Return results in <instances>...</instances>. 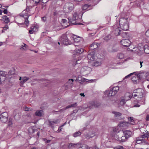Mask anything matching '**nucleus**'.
<instances>
[{"label": "nucleus", "instance_id": "1", "mask_svg": "<svg viewBox=\"0 0 149 149\" xmlns=\"http://www.w3.org/2000/svg\"><path fill=\"white\" fill-rule=\"evenodd\" d=\"M31 14L32 13H30V10L29 8H27L26 9L23 11L20 15L19 19L24 21V22L21 24H22L24 23L27 27L29 24L28 18Z\"/></svg>", "mask_w": 149, "mask_h": 149}, {"label": "nucleus", "instance_id": "2", "mask_svg": "<svg viewBox=\"0 0 149 149\" xmlns=\"http://www.w3.org/2000/svg\"><path fill=\"white\" fill-rule=\"evenodd\" d=\"M82 16L80 13L76 12L73 13L72 18H68V19L70 23H72L73 25L80 24V23L78 22L81 20Z\"/></svg>", "mask_w": 149, "mask_h": 149}, {"label": "nucleus", "instance_id": "3", "mask_svg": "<svg viewBox=\"0 0 149 149\" xmlns=\"http://www.w3.org/2000/svg\"><path fill=\"white\" fill-rule=\"evenodd\" d=\"M119 25L121 29L124 31H127L129 29V21L128 18H121L119 21Z\"/></svg>", "mask_w": 149, "mask_h": 149}, {"label": "nucleus", "instance_id": "4", "mask_svg": "<svg viewBox=\"0 0 149 149\" xmlns=\"http://www.w3.org/2000/svg\"><path fill=\"white\" fill-rule=\"evenodd\" d=\"M114 138L120 142L126 141L128 139L126 136L122 133V131H118L117 133L114 136Z\"/></svg>", "mask_w": 149, "mask_h": 149}, {"label": "nucleus", "instance_id": "5", "mask_svg": "<svg viewBox=\"0 0 149 149\" xmlns=\"http://www.w3.org/2000/svg\"><path fill=\"white\" fill-rule=\"evenodd\" d=\"M143 90L141 88L136 89L134 91L132 96L133 97L136 98L138 100H140L143 96Z\"/></svg>", "mask_w": 149, "mask_h": 149}, {"label": "nucleus", "instance_id": "6", "mask_svg": "<svg viewBox=\"0 0 149 149\" xmlns=\"http://www.w3.org/2000/svg\"><path fill=\"white\" fill-rule=\"evenodd\" d=\"M119 90L118 86L114 87L110 90H107L104 92V94L107 97L115 95Z\"/></svg>", "mask_w": 149, "mask_h": 149}, {"label": "nucleus", "instance_id": "7", "mask_svg": "<svg viewBox=\"0 0 149 149\" xmlns=\"http://www.w3.org/2000/svg\"><path fill=\"white\" fill-rule=\"evenodd\" d=\"M74 8V5L71 3H66L64 7V11L67 13L71 11Z\"/></svg>", "mask_w": 149, "mask_h": 149}, {"label": "nucleus", "instance_id": "8", "mask_svg": "<svg viewBox=\"0 0 149 149\" xmlns=\"http://www.w3.org/2000/svg\"><path fill=\"white\" fill-rule=\"evenodd\" d=\"M147 138V135H146V133L143 134L136 138V142L137 143H144V144H147V142L144 141L143 139V138Z\"/></svg>", "mask_w": 149, "mask_h": 149}, {"label": "nucleus", "instance_id": "9", "mask_svg": "<svg viewBox=\"0 0 149 149\" xmlns=\"http://www.w3.org/2000/svg\"><path fill=\"white\" fill-rule=\"evenodd\" d=\"M100 104L99 103L97 102H92L90 103L88 105L87 107H86V104H85L83 105V107L85 109L87 108H89L90 109H91L93 108L94 107H97L100 105Z\"/></svg>", "mask_w": 149, "mask_h": 149}, {"label": "nucleus", "instance_id": "10", "mask_svg": "<svg viewBox=\"0 0 149 149\" xmlns=\"http://www.w3.org/2000/svg\"><path fill=\"white\" fill-rule=\"evenodd\" d=\"M60 40L61 42L65 45H68L72 44V42L68 40L67 37L65 35L62 36Z\"/></svg>", "mask_w": 149, "mask_h": 149}, {"label": "nucleus", "instance_id": "11", "mask_svg": "<svg viewBox=\"0 0 149 149\" xmlns=\"http://www.w3.org/2000/svg\"><path fill=\"white\" fill-rule=\"evenodd\" d=\"M131 43V42L128 39H123L120 41V43L123 46L126 47L129 46Z\"/></svg>", "mask_w": 149, "mask_h": 149}, {"label": "nucleus", "instance_id": "12", "mask_svg": "<svg viewBox=\"0 0 149 149\" xmlns=\"http://www.w3.org/2000/svg\"><path fill=\"white\" fill-rule=\"evenodd\" d=\"M113 33L116 36H118L120 35L121 30L117 25L116 24L113 26Z\"/></svg>", "mask_w": 149, "mask_h": 149}, {"label": "nucleus", "instance_id": "13", "mask_svg": "<svg viewBox=\"0 0 149 149\" xmlns=\"http://www.w3.org/2000/svg\"><path fill=\"white\" fill-rule=\"evenodd\" d=\"M87 58L88 60V62L93 61L95 59L94 52H92L89 53L87 56Z\"/></svg>", "mask_w": 149, "mask_h": 149}, {"label": "nucleus", "instance_id": "14", "mask_svg": "<svg viewBox=\"0 0 149 149\" xmlns=\"http://www.w3.org/2000/svg\"><path fill=\"white\" fill-rule=\"evenodd\" d=\"M71 39L75 42H80L81 38L79 36L74 35H71L70 37Z\"/></svg>", "mask_w": 149, "mask_h": 149}, {"label": "nucleus", "instance_id": "15", "mask_svg": "<svg viewBox=\"0 0 149 149\" xmlns=\"http://www.w3.org/2000/svg\"><path fill=\"white\" fill-rule=\"evenodd\" d=\"M122 131V133L124 134L128 139L132 136V133L131 131L130 130H127Z\"/></svg>", "mask_w": 149, "mask_h": 149}, {"label": "nucleus", "instance_id": "16", "mask_svg": "<svg viewBox=\"0 0 149 149\" xmlns=\"http://www.w3.org/2000/svg\"><path fill=\"white\" fill-rule=\"evenodd\" d=\"M38 27L36 25L32 26L31 27L30 30H29V33L30 34H33L34 32L38 31Z\"/></svg>", "mask_w": 149, "mask_h": 149}, {"label": "nucleus", "instance_id": "17", "mask_svg": "<svg viewBox=\"0 0 149 149\" xmlns=\"http://www.w3.org/2000/svg\"><path fill=\"white\" fill-rule=\"evenodd\" d=\"M64 13L62 10H56L54 13V15L57 16H61Z\"/></svg>", "mask_w": 149, "mask_h": 149}, {"label": "nucleus", "instance_id": "18", "mask_svg": "<svg viewBox=\"0 0 149 149\" xmlns=\"http://www.w3.org/2000/svg\"><path fill=\"white\" fill-rule=\"evenodd\" d=\"M128 99L125 97V99H122L120 103V105L121 106L124 105L125 103V100H128L130 99L131 98V96L130 95H128Z\"/></svg>", "mask_w": 149, "mask_h": 149}, {"label": "nucleus", "instance_id": "19", "mask_svg": "<svg viewBox=\"0 0 149 149\" xmlns=\"http://www.w3.org/2000/svg\"><path fill=\"white\" fill-rule=\"evenodd\" d=\"M8 114L7 112H3L0 115V118H4V122H6L7 120V118L8 117Z\"/></svg>", "mask_w": 149, "mask_h": 149}, {"label": "nucleus", "instance_id": "20", "mask_svg": "<svg viewBox=\"0 0 149 149\" xmlns=\"http://www.w3.org/2000/svg\"><path fill=\"white\" fill-rule=\"evenodd\" d=\"M97 44H98V43L96 42H93L91 44L90 46V49L91 50H93L97 48L98 47Z\"/></svg>", "mask_w": 149, "mask_h": 149}, {"label": "nucleus", "instance_id": "21", "mask_svg": "<svg viewBox=\"0 0 149 149\" xmlns=\"http://www.w3.org/2000/svg\"><path fill=\"white\" fill-rule=\"evenodd\" d=\"M29 79V77H23L22 80L20 82V86H23L24 84L28 81Z\"/></svg>", "mask_w": 149, "mask_h": 149}, {"label": "nucleus", "instance_id": "22", "mask_svg": "<svg viewBox=\"0 0 149 149\" xmlns=\"http://www.w3.org/2000/svg\"><path fill=\"white\" fill-rule=\"evenodd\" d=\"M102 63V62L101 60H98L92 63L91 64L93 66L97 67L100 65Z\"/></svg>", "mask_w": 149, "mask_h": 149}, {"label": "nucleus", "instance_id": "23", "mask_svg": "<svg viewBox=\"0 0 149 149\" xmlns=\"http://www.w3.org/2000/svg\"><path fill=\"white\" fill-rule=\"evenodd\" d=\"M77 79L79 83L81 84H82L86 81V79L82 77L81 76H79L77 77Z\"/></svg>", "mask_w": 149, "mask_h": 149}, {"label": "nucleus", "instance_id": "24", "mask_svg": "<svg viewBox=\"0 0 149 149\" xmlns=\"http://www.w3.org/2000/svg\"><path fill=\"white\" fill-rule=\"evenodd\" d=\"M2 20L6 23H8L10 21L9 18L6 15L2 17Z\"/></svg>", "mask_w": 149, "mask_h": 149}, {"label": "nucleus", "instance_id": "25", "mask_svg": "<svg viewBox=\"0 0 149 149\" xmlns=\"http://www.w3.org/2000/svg\"><path fill=\"white\" fill-rule=\"evenodd\" d=\"M112 113L114 114V117L116 118H119L122 115L120 113L117 111H113Z\"/></svg>", "mask_w": 149, "mask_h": 149}, {"label": "nucleus", "instance_id": "26", "mask_svg": "<svg viewBox=\"0 0 149 149\" xmlns=\"http://www.w3.org/2000/svg\"><path fill=\"white\" fill-rule=\"evenodd\" d=\"M84 52V49L82 48H80L78 49H76L75 50V52L77 53V56H78L79 54H82V53Z\"/></svg>", "mask_w": 149, "mask_h": 149}, {"label": "nucleus", "instance_id": "27", "mask_svg": "<svg viewBox=\"0 0 149 149\" xmlns=\"http://www.w3.org/2000/svg\"><path fill=\"white\" fill-rule=\"evenodd\" d=\"M120 125L122 127H127L129 126V123L127 122H123L120 123Z\"/></svg>", "mask_w": 149, "mask_h": 149}, {"label": "nucleus", "instance_id": "28", "mask_svg": "<svg viewBox=\"0 0 149 149\" xmlns=\"http://www.w3.org/2000/svg\"><path fill=\"white\" fill-rule=\"evenodd\" d=\"M132 80L134 83L136 84L139 81L138 77H133L132 78Z\"/></svg>", "mask_w": 149, "mask_h": 149}, {"label": "nucleus", "instance_id": "29", "mask_svg": "<svg viewBox=\"0 0 149 149\" xmlns=\"http://www.w3.org/2000/svg\"><path fill=\"white\" fill-rule=\"evenodd\" d=\"M35 115L39 116H41L43 114V111L42 110H38L35 112Z\"/></svg>", "mask_w": 149, "mask_h": 149}, {"label": "nucleus", "instance_id": "30", "mask_svg": "<svg viewBox=\"0 0 149 149\" xmlns=\"http://www.w3.org/2000/svg\"><path fill=\"white\" fill-rule=\"evenodd\" d=\"M128 122L129 123V125L130 124L134 125L135 124V122L134 121V120L132 117H130L128 118Z\"/></svg>", "mask_w": 149, "mask_h": 149}, {"label": "nucleus", "instance_id": "31", "mask_svg": "<svg viewBox=\"0 0 149 149\" xmlns=\"http://www.w3.org/2000/svg\"><path fill=\"white\" fill-rule=\"evenodd\" d=\"M117 57L120 59H122L125 58V55L121 53H118L117 56Z\"/></svg>", "mask_w": 149, "mask_h": 149}, {"label": "nucleus", "instance_id": "32", "mask_svg": "<svg viewBox=\"0 0 149 149\" xmlns=\"http://www.w3.org/2000/svg\"><path fill=\"white\" fill-rule=\"evenodd\" d=\"M79 149H90L91 148L85 144H83L79 147Z\"/></svg>", "mask_w": 149, "mask_h": 149}, {"label": "nucleus", "instance_id": "33", "mask_svg": "<svg viewBox=\"0 0 149 149\" xmlns=\"http://www.w3.org/2000/svg\"><path fill=\"white\" fill-rule=\"evenodd\" d=\"M74 80L73 79H69L67 82V84L69 86L72 87L73 86V82Z\"/></svg>", "mask_w": 149, "mask_h": 149}, {"label": "nucleus", "instance_id": "34", "mask_svg": "<svg viewBox=\"0 0 149 149\" xmlns=\"http://www.w3.org/2000/svg\"><path fill=\"white\" fill-rule=\"evenodd\" d=\"M81 134V133L80 131H78L74 133L73 134V136L74 137H77L80 136Z\"/></svg>", "mask_w": 149, "mask_h": 149}, {"label": "nucleus", "instance_id": "35", "mask_svg": "<svg viewBox=\"0 0 149 149\" xmlns=\"http://www.w3.org/2000/svg\"><path fill=\"white\" fill-rule=\"evenodd\" d=\"M121 36L123 38H127L128 36V33L126 32H123L122 33Z\"/></svg>", "mask_w": 149, "mask_h": 149}, {"label": "nucleus", "instance_id": "36", "mask_svg": "<svg viewBox=\"0 0 149 149\" xmlns=\"http://www.w3.org/2000/svg\"><path fill=\"white\" fill-rule=\"evenodd\" d=\"M128 50L129 51L132 52L133 49H134V46L133 45H131L128 46Z\"/></svg>", "mask_w": 149, "mask_h": 149}, {"label": "nucleus", "instance_id": "37", "mask_svg": "<svg viewBox=\"0 0 149 149\" xmlns=\"http://www.w3.org/2000/svg\"><path fill=\"white\" fill-rule=\"evenodd\" d=\"M90 70L91 68L88 66H85L82 68V70L84 71Z\"/></svg>", "mask_w": 149, "mask_h": 149}, {"label": "nucleus", "instance_id": "38", "mask_svg": "<svg viewBox=\"0 0 149 149\" xmlns=\"http://www.w3.org/2000/svg\"><path fill=\"white\" fill-rule=\"evenodd\" d=\"M27 46L25 44H24V45H21L20 49H22L26 50L27 49Z\"/></svg>", "mask_w": 149, "mask_h": 149}, {"label": "nucleus", "instance_id": "39", "mask_svg": "<svg viewBox=\"0 0 149 149\" xmlns=\"http://www.w3.org/2000/svg\"><path fill=\"white\" fill-rule=\"evenodd\" d=\"M71 108V105L70 104L69 105H68V106H66L65 107V108H64L61 109H60V110L59 112H62L63 111L65 110H66V109H68L69 108Z\"/></svg>", "mask_w": 149, "mask_h": 149}, {"label": "nucleus", "instance_id": "40", "mask_svg": "<svg viewBox=\"0 0 149 149\" xmlns=\"http://www.w3.org/2000/svg\"><path fill=\"white\" fill-rule=\"evenodd\" d=\"M84 136L87 139H89L93 137L94 135L93 134L91 136L90 135L88 134H86L84 135Z\"/></svg>", "mask_w": 149, "mask_h": 149}, {"label": "nucleus", "instance_id": "41", "mask_svg": "<svg viewBox=\"0 0 149 149\" xmlns=\"http://www.w3.org/2000/svg\"><path fill=\"white\" fill-rule=\"evenodd\" d=\"M139 49L138 47L136 46L134 47V49L132 50V52H139Z\"/></svg>", "mask_w": 149, "mask_h": 149}, {"label": "nucleus", "instance_id": "42", "mask_svg": "<svg viewBox=\"0 0 149 149\" xmlns=\"http://www.w3.org/2000/svg\"><path fill=\"white\" fill-rule=\"evenodd\" d=\"M111 38V36L109 34L107 35V36L105 37L104 38V39L106 41H107L109 40Z\"/></svg>", "mask_w": 149, "mask_h": 149}, {"label": "nucleus", "instance_id": "43", "mask_svg": "<svg viewBox=\"0 0 149 149\" xmlns=\"http://www.w3.org/2000/svg\"><path fill=\"white\" fill-rule=\"evenodd\" d=\"M89 7V6L87 4H85L82 7V9L84 10H88V8Z\"/></svg>", "mask_w": 149, "mask_h": 149}, {"label": "nucleus", "instance_id": "44", "mask_svg": "<svg viewBox=\"0 0 149 149\" xmlns=\"http://www.w3.org/2000/svg\"><path fill=\"white\" fill-rule=\"evenodd\" d=\"M138 49H139V51H143L144 50V49H145L143 48V46L142 45L139 46L138 47Z\"/></svg>", "mask_w": 149, "mask_h": 149}, {"label": "nucleus", "instance_id": "45", "mask_svg": "<svg viewBox=\"0 0 149 149\" xmlns=\"http://www.w3.org/2000/svg\"><path fill=\"white\" fill-rule=\"evenodd\" d=\"M6 74V72L2 71L0 72V75L2 77H5Z\"/></svg>", "mask_w": 149, "mask_h": 149}, {"label": "nucleus", "instance_id": "46", "mask_svg": "<svg viewBox=\"0 0 149 149\" xmlns=\"http://www.w3.org/2000/svg\"><path fill=\"white\" fill-rule=\"evenodd\" d=\"M77 145V144L71 143H70L68 145V146L69 148H70L71 147H74L76 145Z\"/></svg>", "mask_w": 149, "mask_h": 149}, {"label": "nucleus", "instance_id": "47", "mask_svg": "<svg viewBox=\"0 0 149 149\" xmlns=\"http://www.w3.org/2000/svg\"><path fill=\"white\" fill-rule=\"evenodd\" d=\"M114 149H123L124 148L123 146H118L116 147H114Z\"/></svg>", "mask_w": 149, "mask_h": 149}, {"label": "nucleus", "instance_id": "48", "mask_svg": "<svg viewBox=\"0 0 149 149\" xmlns=\"http://www.w3.org/2000/svg\"><path fill=\"white\" fill-rule=\"evenodd\" d=\"M49 125L52 128L54 127V123L52 121H49Z\"/></svg>", "mask_w": 149, "mask_h": 149}, {"label": "nucleus", "instance_id": "49", "mask_svg": "<svg viewBox=\"0 0 149 149\" xmlns=\"http://www.w3.org/2000/svg\"><path fill=\"white\" fill-rule=\"evenodd\" d=\"M54 124H57L59 123V120L58 119H57L54 120L53 121H52Z\"/></svg>", "mask_w": 149, "mask_h": 149}, {"label": "nucleus", "instance_id": "50", "mask_svg": "<svg viewBox=\"0 0 149 149\" xmlns=\"http://www.w3.org/2000/svg\"><path fill=\"white\" fill-rule=\"evenodd\" d=\"M71 107H76L77 106V103H75L74 104H71Z\"/></svg>", "mask_w": 149, "mask_h": 149}, {"label": "nucleus", "instance_id": "51", "mask_svg": "<svg viewBox=\"0 0 149 149\" xmlns=\"http://www.w3.org/2000/svg\"><path fill=\"white\" fill-rule=\"evenodd\" d=\"M33 2L36 4H37L38 3H39L40 0H32Z\"/></svg>", "mask_w": 149, "mask_h": 149}, {"label": "nucleus", "instance_id": "52", "mask_svg": "<svg viewBox=\"0 0 149 149\" xmlns=\"http://www.w3.org/2000/svg\"><path fill=\"white\" fill-rule=\"evenodd\" d=\"M145 35L147 37H149V29L146 32Z\"/></svg>", "mask_w": 149, "mask_h": 149}, {"label": "nucleus", "instance_id": "53", "mask_svg": "<svg viewBox=\"0 0 149 149\" xmlns=\"http://www.w3.org/2000/svg\"><path fill=\"white\" fill-rule=\"evenodd\" d=\"M42 20L44 22L46 21L47 20V17L45 16H44L42 18Z\"/></svg>", "mask_w": 149, "mask_h": 149}, {"label": "nucleus", "instance_id": "54", "mask_svg": "<svg viewBox=\"0 0 149 149\" xmlns=\"http://www.w3.org/2000/svg\"><path fill=\"white\" fill-rule=\"evenodd\" d=\"M8 28V25H6L5 26L3 27V29L4 30H6Z\"/></svg>", "mask_w": 149, "mask_h": 149}, {"label": "nucleus", "instance_id": "55", "mask_svg": "<svg viewBox=\"0 0 149 149\" xmlns=\"http://www.w3.org/2000/svg\"><path fill=\"white\" fill-rule=\"evenodd\" d=\"M68 86H68V84H67L65 85L64 86L65 87V90L67 89L68 88Z\"/></svg>", "mask_w": 149, "mask_h": 149}, {"label": "nucleus", "instance_id": "56", "mask_svg": "<svg viewBox=\"0 0 149 149\" xmlns=\"http://www.w3.org/2000/svg\"><path fill=\"white\" fill-rule=\"evenodd\" d=\"M49 0H42V2L43 3H47Z\"/></svg>", "mask_w": 149, "mask_h": 149}, {"label": "nucleus", "instance_id": "57", "mask_svg": "<svg viewBox=\"0 0 149 149\" xmlns=\"http://www.w3.org/2000/svg\"><path fill=\"white\" fill-rule=\"evenodd\" d=\"M8 125L9 126H12V122L11 121H10H10H9V123H8Z\"/></svg>", "mask_w": 149, "mask_h": 149}, {"label": "nucleus", "instance_id": "58", "mask_svg": "<svg viewBox=\"0 0 149 149\" xmlns=\"http://www.w3.org/2000/svg\"><path fill=\"white\" fill-rule=\"evenodd\" d=\"M4 118H0V121H1L3 123H5L6 122H4L3 121H4Z\"/></svg>", "mask_w": 149, "mask_h": 149}, {"label": "nucleus", "instance_id": "59", "mask_svg": "<svg viewBox=\"0 0 149 149\" xmlns=\"http://www.w3.org/2000/svg\"><path fill=\"white\" fill-rule=\"evenodd\" d=\"M146 119L147 121L149 120V114L147 115Z\"/></svg>", "mask_w": 149, "mask_h": 149}, {"label": "nucleus", "instance_id": "60", "mask_svg": "<svg viewBox=\"0 0 149 149\" xmlns=\"http://www.w3.org/2000/svg\"><path fill=\"white\" fill-rule=\"evenodd\" d=\"M3 12L5 14H6L8 12L7 10L6 9H5L3 10Z\"/></svg>", "mask_w": 149, "mask_h": 149}, {"label": "nucleus", "instance_id": "61", "mask_svg": "<svg viewBox=\"0 0 149 149\" xmlns=\"http://www.w3.org/2000/svg\"><path fill=\"white\" fill-rule=\"evenodd\" d=\"M146 135H147V139H148V138H149V131H147L146 133Z\"/></svg>", "mask_w": 149, "mask_h": 149}, {"label": "nucleus", "instance_id": "62", "mask_svg": "<svg viewBox=\"0 0 149 149\" xmlns=\"http://www.w3.org/2000/svg\"><path fill=\"white\" fill-rule=\"evenodd\" d=\"M29 109H30V108H27L26 107H25V110L26 111H30L29 110Z\"/></svg>", "mask_w": 149, "mask_h": 149}, {"label": "nucleus", "instance_id": "63", "mask_svg": "<svg viewBox=\"0 0 149 149\" xmlns=\"http://www.w3.org/2000/svg\"><path fill=\"white\" fill-rule=\"evenodd\" d=\"M61 129L62 128L61 127V126L59 127L58 131L59 132H60L61 131Z\"/></svg>", "mask_w": 149, "mask_h": 149}, {"label": "nucleus", "instance_id": "64", "mask_svg": "<svg viewBox=\"0 0 149 149\" xmlns=\"http://www.w3.org/2000/svg\"><path fill=\"white\" fill-rule=\"evenodd\" d=\"M66 22V20L65 19H62V22L63 23H65Z\"/></svg>", "mask_w": 149, "mask_h": 149}]
</instances>
